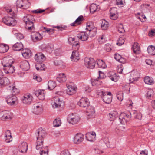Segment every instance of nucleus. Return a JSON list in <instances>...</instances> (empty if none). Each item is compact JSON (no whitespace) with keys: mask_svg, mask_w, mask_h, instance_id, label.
Segmentation results:
<instances>
[{"mask_svg":"<svg viewBox=\"0 0 155 155\" xmlns=\"http://www.w3.org/2000/svg\"><path fill=\"white\" fill-rule=\"evenodd\" d=\"M139 74L137 71L132 72L130 75V78L132 79L134 81L136 80L139 78Z\"/></svg>","mask_w":155,"mask_h":155,"instance_id":"nucleus-40","label":"nucleus"},{"mask_svg":"<svg viewBox=\"0 0 155 155\" xmlns=\"http://www.w3.org/2000/svg\"><path fill=\"white\" fill-rule=\"evenodd\" d=\"M24 2L23 0H17L16 2V6L17 8H22L24 9H26L30 6V3L27 2V5H24Z\"/></svg>","mask_w":155,"mask_h":155,"instance_id":"nucleus-13","label":"nucleus"},{"mask_svg":"<svg viewBox=\"0 0 155 155\" xmlns=\"http://www.w3.org/2000/svg\"><path fill=\"white\" fill-rule=\"evenodd\" d=\"M97 64L99 67L103 68H105V64L102 60L99 61Z\"/></svg>","mask_w":155,"mask_h":155,"instance_id":"nucleus-49","label":"nucleus"},{"mask_svg":"<svg viewBox=\"0 0 155 155\" xmlns=\"http://www.w3.org/2000/svg\"><path fill=\"white\" fill-rule=\"evenodd\" d=\"M124 39L125 38L124 36L120 37L118 39V42L117 43V44L119 46L121 45L125 41Z\"/></svg>","mask_w":155,"mask_h":155,"instance_id":"nucleus-47","label":"nucleus"},{"mask_svg":"<svg viewBox=\"0 0 155 155\" xmlns=\"http://www.w3.org/2000/svg\"><path fill=\"white\" fill-rule=\"evenodd\" d=\"M45 131L42 128L38 129L36 133L37 141L36 143V148L39 150L41 148L43 145L44 137L45 135Z\"/></svg>","mask_w":155,"mask_h":155,"instance_id":"nucleus-2","label":"nucleus"},{"mask_svg":"<svg viewBox=\"0 0 155 155\" xmlns=\"http://www.w3.org/2000/svg\"><path fill=\"white\" fill-rule=\"evenodd\" d=\"M99 76L98 77V79L101 78L103 79L105 77V76L104 74L101 71H99Z\"/></svg>","mask_w":155,"mask_h":155,"instance_id":"nucleus-62","label":"nucleus"},{"mask_svg":"<svg viewBox=\"0 0 155 155\" xmlns=\"http://www.w3.org/2000/svg\"><path fill=\"white\" fill-rule=\"evenodd\" d=\"M48 88L50 90L54 89L56 86L55 82L53 81H49L48 83Z\"/></svg>","mask_w":155,"mask_h":155,"instance_id":"nucleus-42","label":"nucleus"},{"mask_svg":"<svg viewBox=\"0 0 155 155\" xmlns=\"http://www.w3.org/2000/svg\"><path fill=\"white\" fill-rule=\"evenodd\" d=\"M113 13H118L117 12V8L116 7H113L110 10V15Z\"/></svg>","mask_w":155,"mask_h":155,"instance_id":"nucleus-58","label":"nucleus"},{"mask_svg":"<svg viewBox=\"0 0 155 155\" xmlns=\"http://www.w3.org/2000/svg\"><path fill=\"white\" fill-rule=\"evenodd\" d=\"M20 151L21 153H25L28 150V144L26 142H22L18 146Z\"/></svg>","mask_w":155,"mask_h":155,"instance_id":"nucleus-21","label":"nucleus"},{"mask_svg":"<svg viewBox=\"0 0 155 155\" xmlns=\"http://www.w3.org/2000/svg\"><path fill=\"white\" fill-rule=\"evenodd\" d=\"M88 33L87 32H81L78 37L81 40L84 41L88 39Z\"/></svg>","mask_w":155,"mask_h":155,"instance_id":"nucleus-25","label":"nucleus"},{"mask_svg":"<svg viewBox=\"0 0 155 155\" xmlns=\"http://www.w3.org/2000/svg\"><path fill=\"white\" fill-rule=\"evenodd\" d=\"M117 29L119 32L123 33L125 32V30L124 28L122 25L120 24L117 27Z\"/></svg>","mask_w":155,"mask_h":155,"instance_id":"nucleus-51","label":"nucleus"},{"mask_svg":"<svg viewBox=\"0 0 155 155\" xmlns=\"http://www.w3.org/2000/svg\"><path fill=\"white\" fill-rule=\"evenodd\" d=\"M86 112L88 116H93L95 112L94 108L92 106H88L87 108Z\"/></svg>","mask_w":155,"mask_h":155,"instance_id":"nucleus-30","label":"nucleus"},{"mask_svg":"<svg viewBox=\"0 0 155 155\" xmlns=\"http://www.w3.org/2000/svg\"><path fill=\"white\" fill-rule=\"evenodd\" d=\"M57 81L60 83H62L65 82L67 80L66 77L64 73L59 74L57 78Z\"/></svg>","mask_w":155,"mask_h":155,"instance_id":"nucleus-26","label":"nucleus"},{"mask_svg":"<svg viewBox=\"0 0 155 155\" xmlns=\"http://www.w3.org/2000/svg\"><path fill=\"white\" fill-rule=\"evenodd\" d=\"M71 58L72 61H77L80 59L78 52L77 51H74L72 53Z\"/></svg>","mask_w":155,"mask_h":155,"instance_id":"nucleus-23","label":"nucleus"},{"mask_svg":"<svg viewBox=\"0 0 155 155\" xmlns=\"http://www.w3.org/2000/svg\"><path fill=\"white\" fill-rule=\"evenodd\" d=\"M34 20L33 17L31 15H27L23 18L25 29L29 31L32 32L31 36L32 39L34 41L36 42L41 39L42 37L39 33L34 32L35 29L33 22Z\"/></svg>","mask_w":155,"mask_h":155,"instance_id":"nucleus-1","label":"nucleus"},{"mask_svg":"<svg viewBox=\"0 0 155 155\" xmlns=\"http://www.w3.org/2000/svg\"><path fill=\"white\" fill-rule=\"evenodd\" d=\"M23 45L21 42H17L13 45L12 48L15 51H19L23 49Z\"/></svg>","mask_w":155,"mask_h":155,"instance_id":"nucleus-22","label":"nucleus"},{"mask_svg":"<svg viewBox=\"0 0 155 155\" xmlns=\"http://www.w3.org/2000/svg\"><path fill=\"white\" fill-rule=\"evenodd\" d=\"M98 41L100 43L104 42L105 40L104 38V36L103 35L100 36L98 39Z\"/></svg>","mask_w":155,"mask_h":155,"instance_id":"nucleus-63","label":"nucleus"},{"mask_svg":"<svg viewBox=\"0 0 155 155\" xmlns=\"http://www.w3.org/2000/svg\"><path fill=\"white\" fill-rule=\"evenodd\" d=\"M129 116L127 115L126 114H122L120 116L119 119L120 123L122 124H125L127 123V121L129 120Z\"/></svg>","mask_w":155,"mask_h":155,"instance_id":"nucleus-16","label":"nucleus"},{"mask_svg":"<svg viewBox=\"0 0 155 155\" xmlns=\"http://www.w3.org/2000/svg\"><path fill=\"white\" fill-rule=\"evenodd\" d=\"M99 93L103 96V101L105 103L109 104L111 103L112 101V94L111 92L102 91Z\"/></svg>","mask_w":155,"mask_h":155,"instance_id":"nucleus-6","label":"nucleus"},{"mask_svg":"<svg viewBox=\"0 0 155 155\" xmlns=\"http://www.w3.org/2000/svg\"><path fill=\"white\" fill-rule=\"evenodd\" d=\"M94 28V26L92 25V22L87 23V28H86V30H87V32Z\"/></svg>","mask_w":155,"mask_h":155,"instance_id":"nucleus-46","label":"nucleus"},{"mask_svg":"<svg viewBox=\"0 0 155 155\" xmlns=\"http://www.w3.org/2000/svg\"><path fill=\"white\" fill-rule=\"evenodd\" d=\"M80 117L76 114L73 113L69 115L68 120V122L72 124H75L80 121Z\"/></svg>","mask_w":155,"mask_h":155,"instance_id":"nucleus-7","label":"nucleus"},{"mask_svg":"<svg viewBox=\"0 0 155 155\" xmlns=\"http://www.w3.org/2000/svg\"><path fill=\"white\" fill-rule=\"evenodd\" d=\"M9 83V81L7 78L3 77L0 78V84L1 87L8 84Z\"/></svg>","mask_w":155,"mask_h":155,"instance_id":"nucleus-28","label":"nucleus"},{"mask_svg":"<svg viewBox=\"0 0 155 155\" xmlns=\"http://www.w3.org/2000/svg\"><path fill=\"white\" fill-rule=\"evenodd\" d=\"M52 101L53 102L52 103V105L54 108H58L60 110L63 109L64 103L62 100H61L58 96L53 98Z\"/></svg>","mask_w":155,"mask_h":155,"instance_id":"nucleus-4","label":"nucleus"},{"mask_svg":"<svg viewBox=\"0 0 155 155\" xmlns=\"http://www.w3.org/2000/svg\"><path fill=\"white\" fill-rule=\"evenodd\" d=\"M84 138V135L82 134L77 133L74 137V142L75 144L80 143L83 141Z\"/></svg>","mask_w":155,"mask_h":155,"instance_id":"nucleus-12","label":"nucleus"},{"mask_svg":"<svg viewBox=\"0 0 155 155\" xmlns=\"http://www.w3.org/2000/svg\"><path fill=\"white\" fill-rule=\"evenodd\" d=\"M144 81L145 83L147 84L151 85L153 84L154 83L153 79L152 78H150L149 76L145 77Z\"/></svg>","mask_w":155,"mask_h":155,"instance_id":"nucleus-35","label":"nucleus"},{"mask_svg":"<svg viewBox=\"0 0 155 155\" xmlns=\"http://www.w3.org/2000/svg\"><path fill=\"white\" fill-rule=\"evenodd\" d=\"M154 92L152 90H150L147 92L146 94V96L147 98H150L154 95Z\"/></svg>","mask_w":155,"mask_h":155,"instance_id":"nucleus-53","label":"nucleus"},{"mask_svg":"<svg viewBox=\"0 0 155 155\" xmlns=\"http://www.w3.org/2000/svg\"><path fill=\"white\" fill-rule=\"evenodd\" d=\"M15 35L17 38L19 40H21L23 39L24 38L23 35L20 33H17L15 34Z\"/></svg>","mask_w":155,"mask_h":155,"instance_id":"nucleus-56","label":"nucleus"},{"mask_svg":"<svg viewBox=\"0 0 155 155\" xmlns=\"http://www.w3.org/2000/svg\"><path fill=\"white\" fill-rule=\"evenodd\" d=\"M148 53L151 55L155 54V47L154 46L151 45L148 47L147 49Z\"/></svg>","mask_w":155,"mask_h":155,"instance_id":"nucleus-39","label":"nucleus"},{"mask_svg":"<svg viewBox=\"0 0 155 155\" xmlns=\"http://www.w3.org/2000/svg\"><path fill=\"white\" fill-rule=\"evenodd\" d=\"M83 16L82 15L78 17L74 22L71 24V26H74L81 24L83 21Z\"/></svg>","mask_w":155,"mask_h":155,"instance_id":"nucleus-36","label":"nucleus"},{"mask_svg":"<svg viewBox=\"0 0 155 155\" xmlns=\"http://www.w3.org/2000/svg\"><path fill=\"white\" fill-rule=\"evenodd\" d=\"M33 97L30 94H25L22 99V101L25 104H29L32 101Z\"/></svg>","mask_w":155,"mask_h":155,"instance_id":"nucleus-14","label":"nucleus"},{"mask_svg":"<svg viewBox=\"0 0 155 155\" xmlns=\"http://www.w3.org/2000/svg\"><path fill=\"white\" fill-rule=\"evenodd\" d=\"M96 135V133L95 132H89L86 134V138L88 141L93 142L95 140Z\"/></svg>","mask_w":155,"mask_h":155,"instance_id":"nucleus-15","label":"nucleus"},{"mask_svg":"<svg viewBox=\"0 0 155 155\" xmlns=\"http://www.w3.org/2000/svg\"><path fill=\"white\" fill-rule=\"evenodd\" d=\"M9 48V46L8 45L3 44H0V53H5L8 50Z\"/></svg>","mask_w":155,"mask_h":155,"instance_id":"nucleus-31","label":"nucleus"},{"mask_svg":"<svg viewBox=\"0 0 155 155\" xmlns=\"http://www.w3.org/2000/svg\"><path fill=\"white\" fill-rule=\"evenodd\" d=\"M75 41V39L72 37H69L68 40V41L70 44L71 45L74 43Z\"/></svg>","mask_w":155,"mask_h":155,"instance_id":"nucleus-60","label":"nucleus"},{"mask_svg":"<svg viewBox=\"0 0 155 155\" xmlns=\"http://www.w3.org/2000/svg\"><path fill=\"white\" fill-rule=\"evenodd\" d=\"M14 62L12 59L9 57H5L2 60V63L4 68L12 64Z\"/></svg>","mask_w":155,"mask_h":155,"instance_id":"nucleus-10","label":"nucleus"},{"mask_svg":"<svg viewBox=\"0 0 155 155\" xmlns=\"http://www.w3.org/2000/svg\"><path fill=\"white\" fill-rule=\"evenodd\" d=\"M34 94L40 100H43L45 99V93L44 91L43 90H37L35 91Z\"/></svg>","mask_w":155,"mask_h":155,"instance_id":"nucleus-17","label":"nucleus"},{"mask_svg":"<svg viewBox=\"0 0 155 155\" xmlns=\"http://www.w3.org/2000/svg\"><path fill=\"white\" fill-rule=\"evenodd\" d=\"M31 51L28 49L25 50V51H24L22 53L23 56L25 58H29L31 56Z\"/></svg>","mask_w":155,"mask_h":155,"instance_id":"nucleus-37","label":"nucleus"},{"mask_svg":"<svg viewBox=\"0 0 155 155\" xmlns=\"http://www.w3.org/2000/svg\"><path fill=\"white\" fill-rule=\"evenodd\" d=\"M96 29L95 28L88 31V36L91 37H94L96 34Z\"/></svg>","mask_w":155,"mask_h":155,"instance_id":"nucleus-44","label":"nucleus"},{"mask_svg":"<svg viewBox=\"0 0 155 155\" xmlns=\"http://www.w3.org/2000/svg\"><path fill=\"white\" fill-rule=\"evenodd\" d=\"M46 58L41 53H38L35 56V59L37 62L35 65L36 68L38 71H42L45 69L43 66L44 64L42 63L45 60Z\"/></svg>","mask_w":155,"mask_h":155,"instance_id":"nucleus-3","label":"nucleus"},{"mask_svg":"<svg viewBox=\"0 0 155 155\" xmlns=\"http://www.w3.org/2000/svg\"><path fill=\"white\" fill-rule=\"evenodd\" d=\"M15 14L13 12L12 17L6 16L2 19V21L7 25L14 26L16 23V20L15 19Z\"/></svg>","mask_w":155,"mask_h":155,"instance_id":"nucleus-5","label":"nucleus"},{"mask_svg":"<svg viewBox=\"0 0 155 155\" xmlns=\"http://www.w3.org/2000/svg\"><path fill=\"white\" fill-rule=\"evenodd\" d=\"M42 106L41 105H38L37 104H35L34 105V112L35 114H38L41 112V110Z\"/></svg>","mask_w":155,"mask_h":155,"instance_id":"nucleus-34","label":"nucleus"},{"mask_svg":"<svg viewBox=\"0 0 155 155\" xmlns=\"http://www.w3.org/2000/svg\"><path fill=\"white\" fill-rule=\"evenodd\" d=\"M99 79L97 78L95 79H94V80H92L91 81V84L92 86H98L99 85L101 84V83L99 81L98 79Z\"/></svg>","mask_w":155,"mask_h":155,"instance_id":"nucleus-48","label":"nucleus"},{"mask_svg":"<svg viewBox=\"0 0 155 155\" xmlns=\"http://www.w3.org/2000/svg\"><path fill=\"white\" fill-rule=\"evenodd\" d=\"M67 94L70 95L74 94L76 91V87L74 86L68 85L67 86Z\"/></svg>","mask_w":155,"mask_h":155,"instance_id":"nucleus-19","label":"nucleus"},{"mask_svg":"<svg viewBox=\"0 0 155 155\" xmlns=\"http://www.w3.org/2000/svg\"><path fill=\"white\" fill-rule=\"evenodd\" d=\"M12 94L11 95H15L19 92V91L18 89L15 88L14 87H12Z\"/></svg>","mask_w":155,"mask_h":155,"instance_id":"nucleus-55","label":"nucleus"},{"mask_svg":"<svg viewBox=\"0 0 155 155\" xmlns=\"http://www.w3.org/2000/svg\"><path fill=\"white\" fill-rule=\"evenodd\" d=\"M84 64L86 66L91 69L94 68L96 62L92 58L86 57L84 58Z\"/></svg>","mask_w":155,"mask_h":155,"instance_id":"nucleus-8","label":"nucleus"},{"mask_svg":"<svg viewBox=\"0 0 155 155\" xmlns=\"http://www.w3.org/2000/svg\"><path fill=\"white\" fill-rule=\"evenodd\" d=\"M109 114L110 117L109 119L110 121L114 120L118 116L117 112L116 111L111 112L109 113Z\"/></svg>","mask_w":155,"mask_h":155,"instance_id":"nucleus-38","label":"nucleus"},{"mask_svg":"<svg viewBox=\"0 0 155 155\" xmlns=\"http://www.w3.org/2000/svg\"><path fill=\"white\" fill-rule=\"evenodd\" d=\"M5 141L7 143H9L12 140V136H10L6 137H5Z\"/></svg>","mask_w":155,"mask_h":155,"instance_id":"nucleus-64","label":"nucleus"},{"mask_svg":"<svg viewBox=\"0 0 155 155\" xmlns=\"http://www.w3.org/2000/svg\"><path fill=\"white\" fill-rule=\"evenodd\" d=\"M12 114V113L8 111H6L3 112V115L2 117V119L3 120H10L11 119Z\"/></svg>","mask_w":155,"mask_h":155,"instance_id":"nucleus-24","label":"nucleus"},{"mask_svg":"<svg viewBox=\"0 0 155 155\" xmlns=\"http://www.w3.org/2000/svg\"><path fill=\"white\" fill-rule=\"evenodd\" d=\"M134 114H135V118L139 120L141 119L142 115L140 113L135 111L134 113Z\"/></svg>","mask_w":155,"mask_h":155,"instance_id":"nucleus-50","label":"nucleus"},{"mask_svg":"<svg viewBox=\"0 0 155 155\" xmlns=\"http://www.w3.org/2000/svg\"><path fill=\"white\" fill-rule=\"evenodd\" d=\"M7 103L9 105H13L17 103V97L15 95L11 94L8 96L6 98Z\"/></svg>","mask_w":155,"mask_h":155,"instance_id":"nucleus-9","label":"nucleus"},{"mask_svg":"<svg viewBox=\"0 0 155 155\" xmlns=\"http://www.w3.org/2000/svg\"><path fill=\"white\" fill-rule=\"evenodd\" d=\"M40 154L41 155H48V149L47 146L42 147L40 149Z\"/></svg>","mask_w":155,"mask_h":155,"instance_id":"nucleus-33","label":"nucleus"},{"mask_svg":"<svg viewBox=\"0 0 155 155\" xmlns=\"http://www.w3.org/2000/svg\"><path fill=\"white\" fill-rule=\"evenodd\" d=\"M118 13L114 14H110V18L112 20H115L117 19L118 18Z\"/></svg>","mask_w":155,"mask_h":155,"instance_id":"nucleus-54","label":"nucleus"},{"mask_svg":"<svg viewBox=\"0 0 155 155\" xmlns=\"http://www.w3.org/2000/svg\"><path fill=\"white\" fill-rule=\"evenodd\" d=\"M105 48L107 51L109 52L112 50V47L110 44L107 43L106 44V46Z\"/></svg>","mask_w":155,"mask_h":155,"instance_id":"nucleus-59","label":"nucleus"},{"mask_svg":"<svg viewBox=\"0 0 155 155\" xmlns=\"http://www.w3.org/2000/svg\"><path fill=\"white\" fill-rule=\"evenodd\" d=\"M125 129V127L123 125L120 126L118 128V130H119L118 132L117 131V133L119 134H121V131H124Z\"/></svg>","mask_w":155,"mask_h":155,"instance_id":"nucleus-61","label":"nucleus"},{"mask_svg":"<svg viewBox=\"0 0 155 155\" xmlns=\"http://www.w3.org/2000/svg\"><path fill=\"white\" fill-rule=\"evenodd\" d=\"M78 104L80 106L85 107H88L90 102L87 98L86 97H83L80 99Z\"/></svg>","mask_w":155,"mask_h":155,"instance_id":"nucleus-11","label":"nucleus"},{"mask_svg":"<svg viewBox=\"0 0 155 155\" xmlns=\"http://www.w3.org/2000/svg\"><path fill=\"white\" fill-rule=\"evenodd\" d=\"M45 51L48 53H51L53 51L54 45L52 44H48L46 45L44 47Z\"/></svg>","mask_w":155,"mask_h":155,"instance_id":"nucleus-32","label":"nucleus"},{"mask_svg":"<svg viewBox=\"0 0 155 155\" xmlns=\"http://www.w3.org/2000/svg\"><path fill=\"white\" fill-rule=\"evenodd\" d=\"M15 68L12 64L3 68L4 71L6 74H11L13 73L15 71Z\"/></svg>","mask_w":155,"mask_h":155,"instance_id":"nucleus-18","label":"nucleus"},{"mask_svg":"<svg viewBox=\"0 0 155 155\" xmlns=\"http://www.w3.org/2000/svg\"><path fill=\"white\" fill-rule=\"evenodd\" d=\"M133 52L136 54H139L140 52V49L139 44L137 42L134 43L132 47Z\"/></svg>","mask_w":155,"mask_h":155,"instance_id":"nucleus-29","label":"nucleus"},{"mask_svg":"<svg viewBox=\"0 0 155 155\" xmlns=\"http://www.w3.org/2000/svg\"><path fill=\"white\" fill-rule=\"evenodd\" d=\"M108 77H109L111 80L115 82L117 81V77L116 73L113 71H110L107 74Z\"/></svg>","mask_w":155,"mask_h":155,"instance_id":"nucleus-27","label":"nucleus"},{"mask_svg":"<svg viewBox=\"0 0 155 155\" xmlns=\"http://www.w3.org/2000/svg\"><path fill=\"white\" fill-rule=\"evenodd\" d=\"M109 26V24L105 20H102L101 23V27L103 30H106Z\"/></svg>","mask_w":155,"mask_h":155,"instance_id":"nucleus-41","label":"nucleus"},{"mask_svg":"<svg viewBox=\"0 0 155 155\" xmlns=\"http://www.w3.org/2000/svg\"><path fill=\"white\" fill-rule=\"evenodd\" d=\"M20 66V68L24 71H27L30 68L29 64L26 60L21 61Z\"/></svg>","mask_w":155,"mask_h":155,"instance_id":"nucleus-20","label":"nucleus"},{"mask_svg":"<svg viewBox=\"0 0 155 155\" xmlns=\"http://www.w3.org/2000/svg\"><path fill=\"white\" fill-rule=\"evenodd\" d=\"M117 99L119 101H121L123 99V93L122 91L118 92L117 94Z\"/></svg>","mask_w":155,"mask_h":155,"instance_id":"nucleus-52","label":"nucleus"},{"mask_svg":"<svg viewBox=\"0 0 155 155\" xmlns=\"http://www.w3.org/2000/svg\"><path fill=\"white\" fill-rule=\"evenodd\" d=\"M72 45L73 48H75L76 49L78 50L79 47V42L75 41Z\"/></svg>","mask_w":155,"mask_h":155,"instance_id":"nucleus-57","label":"nucleus"},{"mask_svg":"<svg viewBox=\"0 0 155 155\" xmlns=\"http://www.w3.org/2000/svg\"><path fill=\"white\" fill-rule=\"evenodd\" d=\"M97 9V5L95 4H92L91 5L90 11L91 13H94Z\"/></svg>","mask_w":155,"mask_h":155,"instance_id":"nucleus-43","label":"nucleus"},{"mask_svg":"<svg viewBox=\"0 0 155 155\" xmlns=\"http://www.w3.org/2000/svg\"><path fill=\"white\" fill-rule=\"evenodd\" d=\"M61 124V120L60 119H55L54 121L53 125L54 127H58Z\"/></svg>","mask_w":155,"mask_h":155,"instance_id":"nucleus-45","label":"nucleus"}]
</instances>
